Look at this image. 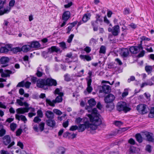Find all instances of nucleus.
<instances>
[{
  "label": "nucleus",
  "mask_w": 154,
  "mask_h": 154,
  "mask_svg": "<svg viewBox=\"0 0 154 154\" xmlns=\"http://www.w3.org/2000/svg\"><path fill=\"white\" fill-rule=\"evenodd\" d=\"M136 109L138 112L142 114H146L149 110L148 106L143 104H140L137 105Z\"/></svg>",
  "instance_id": "4"
},
{
  "label": "nucleus",
  "mask_w": 154,
  "mask_h": 154,
  "mask_svg": "<svg viewBox=\"0 0 154 154\" xmlns=\"http://www.w3.org/2000/svg\"><path fill=\"white\" fill-rule=\"evenodd\" d=\"M145 53V51L142 50L138 54V57H143Z\"/></svg>",
  "instance_id": "61"
},
{
  "label": "nucleus",
  "mask_w": 154,
  "mask_h": 154,
  "mask_svg": "<svg viewBox=\"0 0 154 154\" xmlns=\"http://www.w3.org/2000/svg\"><path fill=\"white\" fill-rule=\"evenodd\" d=\"M104 22L107 24H109V25L110 26H112L111 24L109 23L110 22L109 20L107 19L106 16L104 17Z\"/></svg>",
  "instance_id": "54"
},
{
  "label": "nucleus",
  "mask_w": 154,
  "mask_h": 154,
  "mask_svg": "<svg viewBox=\"0 0 154 154\" xmlns=\"http://www.w3.org/2000/svg\"><path fill=\"white\" fill-rule=\"evenodd\" d=\"M108 31L109 32H111L113 35L117 36L120 32V27L119 25L114 26L112 28H109Z\"/></svg>",
  "instance_id": "8"
},
{
  "label": "nucleus",
  "mask_w": 154,
  "mask_h": 154,
  "mask_svg": "<svg viewBox=\"0 0 154 154\" xmlns=\"http://www.w3.org/2000/svg\"><path fill=\"white\" fill-rule=\"evenodd\" d=\"M143 47L140 44L137 46H134L131 47L130 51L131 53L133 54H136L140 50H142Z\"/></svg>",
  "instance_id": "10"
},
{
  "label": "nucleus",
  "mask_w": 154,
  "mask_h": 154,
  "mask_svg": "<svg viewBox=\"0 0 154 154\" xmlns=\"http://www.w3.org/2000/svg\"><path fill=\"white\" fill-rule=\"evenodd\" d=\"M37 86L39 88L43 87L46 85V80L39 79L37 80L36 84Z\"/></svg>",
  "instance_id": "20"
},
{
  "label": "nucleus",
  "mask_w": 154,
  "mask_h": 154,
  "mask_svg": "<svg viewBox=\"0 0 154 154\" xmlns=\"http://www.w3.org/2000/svg\"><path fill=\"white\" fill-rule=\"evenodd\" d=\"M78 126L76 125H73L70 128L69 130L71 131H75L76 130H78Z\"/></svg>",
  "instance_id": "55"
},
{
  "label": "nucleus",
  "mask_w": 154,
  "mask_h": 154,
  "mask_svg": "<svg viewBox=\"0 0 154 154\" xmlns=\"http://www.w3.org/2000/svg\"><path fill=\"white\" fill-rule=\"evenodd\" d=\"M45 116L46 117L50 119H52L54 118V114L52 111L48 110L45 112Z\"/></svg>",
  "instance_id": "22"
},
{
  "label": "nucleus",
  "mask_w": 154,
  "mask_h": 154,
  "mask_svg": "<svg viewBox=\"0 0 154 154\" xmlns=\"http://www.w3.org/2000/svg\"><path fill=\"white\" fill-rule=\"evenodd\" d=\"M48 52L50 53H51L53 52H61L60 49L56 46H53L50 48H49L48 49Z\"/></svg>",
  "instance_id": "23"
},
{
  "label": "nucleus",
  "mask_w": 154,
  "mask_h": 154,
  "mask_svg": "<svg viewBox=\"0 0 154 154\" xmlns=\"http://www.w3.org/2000/svg\"><path fill=\"white\" fill-rule=\"evenodd\" d=\"M88 103L91 107L94 106L96 104V102L94 98H91L88 100Z\"/></svg>",
  "instance_id": "31"
},
{
  "label": "nucleus",
  "mask_w": 154,
  "mask_h": 154,
  "mask_svg": "<svg viewBox=\"0 0 154 154\" xmlns=\"http://www.w3.org/2000/svg\"><path fill=\"white\" fill-rule=\"evenodd\" d=\"M60 46L63 49L66 48V45L64 42H62L60 43Z\"/></svg>",
  "instance_id": "56"
},
{
  "label": "nucleus",
  "mask_w": 154,
  "mask_h": 154,
  "mask_svg": "<svg viewBox=\"0 0 154 154\" xmlns=\"http://www.w3.org/2000/svg\"><path fill=\"white\" fill-rule=\"evenodd\" d=\"M15 118L16 119L19 121L20 120L23 121L24 123H26L27 121V119L25 116L23 115H19L17 114L15 115Z\"/></svg>",
  "instance_id": "21"
},
{
  "label": "nucleus",
  "mask_w": 154,
  "mask_h": 154,
  "mask_svg": "<svg viewBox=\"0 0 154 154\" xmlns=\"http://www.w3.org/2000/svg\"><path fill=\"white\" fill-rule=\"evenodd\" d=\"M66 57H67L66 59V62H69V58H71V59L72 58V54L71 53H69L67 54L66 56Z\"/></svg>",
  "instance_id": "46"
},
{
  "label": "nucleus",
  "mask_w": 154,
  "mask_h": 154,
  "mask_svg": "<svg viewBox=\"0 0 154 154\" xmlns=\"http://www.w3.org/2000/svg\"><path fill=\"white\" fill-rule=\"evenodd\" d=\"M97 113L96 109H94L93 111V116H91V115H88L90 121L92 124H90L88 121V128H90L92 130H96L97 126L100 125L102 123L101 119L100 118V115L99 113Z\"/></svg>",
  "instance_id": "1"
},
{
  "label": "nucleus",
  "mask_w": 154,
  "mask_h": 154,
  "mask_svg": "<svg viewBox=\"0 0 154 154\" xmlns=\"http://www.w3.org/2000/svg\"><path fill=\"white\" fill-rule=\"evenodd\" d=\"M30 108V107L20 108L17 109L16 111L17 114H24L25 113L28 112Z\"/></svg>",
  "instance_id": "16"
},
{
  "label": "nucleus",
  "mask_w": 154,
  "mask_h": 154,
  "mask_svg": "<svg viewBox=\"0 0 154 154\" xmlns=\"http://www.w3.org/2000/svg\"><path fill=\"white\" fill-rule=\"evenodd\" d=\"M60 90L59 88H57L54 91L55 94H58L59 95H63V93L60 92Z\"/></svg>",
  "instance_id": "50"
},
{
  "label": "nucleus",
  "mask_w": 154,
  "mask_h": 154,
  "mask_svg": "<svg viewBox=\"0 0 154 154\" xmlns=\"http://www.w3.org/2000/svg\"><path fill=\"white\" fill-rule=\"evenodd\" d=\"M106 48L104 46H101L100 48L99 53L100 54H105L106 52Z\"/></svg>",
  "instance_id": "40"
},
{
  "label": "nucleus",
  "mask_w": 154,
  "mask_h": 154,
  "mask_svg": "<svg viewBox=\"0 0 154 154\" xmlns=\"http://www.w3.org/2000/svg\"><path fill=\"white\" fill-rule=\"evenodd\" d=\"M91 17V15L89 14H85L82 19L84 23H85L87 21L90 19Z\"/></svg>",
  "instance_id": "30"
},
{
  "label": "nucleus",
  "mask_w": 154,
  "mask_h": 154,
  "mask_svg": "<svg viewBox=\"0 0 154 154\" xmlns=\"http://www.w3.org/2000/svg\"><path fill=\"white\" fill-rule=\"evenodd\" d=\"M11 50L14 53H17L20 51H21V49L19 47H17L13 48Z\"/></svg>",
  "instance_id": "39"
},
{
  "label": "nucleus",
  "mask_w": 154,
  "mask_h": 154,
  "mask_svg": "<svg viewBox=\"0 0 154 154\" xmlns=\"http://www.w3.org/2000/svg\"><path fill=\"white\" fill-rule=\"evenodd\" d=\"M107 104L106 106V108L108 109L109 110H111L114 108V106L112 103H107Z\"/></svg>",
  "instance_id": "35"
},
{
  "label": "nucleus",
  "mask_w": 154,
  "mask_h": 154,
  "mask_svg": "<svg viewBox=\"0 0 154 154\" xmlns=\"http://www.w3.org/2000/svg\"><path fill=\"white\" fill-rule=\"evenodd\" d=\"M149 117L151 118H154V107L151 108L149 114Z\"/></svg>",
  "instance_id": "38"
},
{
  "label": "nucleus",
  "mask_w": 154,
  "mask_h": 154,
  "mask_svg": "<svg viewBox=\"0 0 154 154\" xmlns=\"http://www.w3.org/2000/svg\"><path fill=\"white\" fill-rule=\"evenodd\" d=\"M121 54L124 57H126L129 54V50L127 48H123L122 50Z\"/></svg>",
  "instance_id": "24"
},
{
  "label": "nucleus",
  "mask_w": 154,
  "mask_h": 154,
  "mask_svg": "<svg viewBox=\"0 0 154 154\" xmlns=\"http://www.w3.org/2000/svg\"><path fill=\"white\" fill-rule=\"evenodd\" d=\"M74 36V35L72 34L69 36L67 40V42L68 43H70L72 42Z\"/></svg>",
  "instance_id": "49"
},
{
  "label": "nucleus",
  "mask_w": 154,
  "mask_h": 154,
  "mask_svg": "<svg viewBox=\"0 0 154 154\" xmlns=\"http://www.w3.org/2000/svg\"><path fill=\"white\" fill-rule=\"evenodd\" d=\"M70 16V13L69 11H66L63 13L62 19L63 20V22L60 25V27H63L66 24V21L69 19Z\"/></svg>",
  "instance_id": "7"
},
{
  "label": "nucleus",
  "mask_w": 154,
  "mask_h": 154,
  "mask_svg": "<svg viewBox=\"0 0 154 154\" xmlns=\"http://www.w3.org/2000/svg\"><path fill=\"white\" fill-rule=\"evenodd\" d=\"M10 127L11 130L12 131H14L17 128V125L14 123H12L10 125Z\"/></svg>",
  "instance_id": "42"
},
{
  "label": "nucleus",
  "mask_w": 154,
  "mask_h": 154,
  "mask_svg": "<svg viewBox=\"0 0 154 154\" xmlns=\"http://www.w3.org/2000/svg\"><path fill=\"white\" fill-rule=\"evenodd\" d=\"M79 57L82 59L85 60L87 61H90L91 60V57L88 55H81Z\"/></svg>",
  "instance_id": "32"
},
{
  "label": "nucleus",
  "mask_w": 154,
  "mask_h": 154,
  "mask_svg": "<svg viewBox=\"0 0 154 154\" xmlns=\"http://www.w3.org/2000/svg\"><path fill=\"white\" fill-rule=\"evenodd\" d=\"M64 79L65 81L68 82L71 80V78L69 75L66 74L64 75Z\"/></svg>",
  "instance_id": "44"
},
{
  "label": "nucleus",
  "mask_w": 154,
  "mask_h": 154,
  "mask_svg": "<svg viewBox=\"0 0 154 154\" xmlns=\"http://www.w3.org/2000/svg\"><path fill=\"white\" fill-rule=\"evenodd\" d=\"M91 107H91L90 106H87L85 107V109L88 110V111L89 112H91V114H88V115H91V116H92V114H93V111L94 110V109H96V110H97V113H98V112H97V109L96 108H94V109H92V108H91Z\"/></svg>",
  "instance_id": "34"
},
{
  "label": "nucleus",
  "mask_w": 154,
  "mask_h": 154,
  "mask_svg": "<svg viewBox=\"0 0 154 154\" xmlns=\"http://www.w3.org/2000/svg\"><path fill=\"white\" fill-rule=\"evenodd\" d=\"M11 49V47L9 45H6L4 47L0 48V52L1 53H7Z\"/></svg>",
  "instance_id": "17"
},
{
  "label": "nucleus",
  "mask_w": 154,
  "mask_h": 154,
  "mask_svg": "<svg viewBox=\"0 0 154 154\" xmlns=\"http://www.w3.org/2000/svg\"><path fill=\"white\" fill-rule=\"evenodd\" d=\"M0 72L1 73V76L2 77H6L10 76V74L11 73V72L8 70H5L4 72H3V69H0Z\"/></svg>",
  "instance_id": "18"
},
{
  "label": "nucleus",
  "mask_w": 154,
  "mask_h": 154,
  "mask_svg": "<svg viewBox=\"0 0 154 154\" xmlns=\"http://www.w3.org/2000/svg\"><path fill=\"white\" fill-rule=\"evenodd\" d=\"M65 152V149L63 147H60L58 149L57 152L59 154H63Z\"/></svg>",
  "instance_id": "41"
},
{
  "label": "nucleus",
  "mask_w": 154,
  "mask_h": 154,
  "mask_svg": "<svg viewBox=\"0 0 154 154\" xmlns=\"http://www.w3.org/2000/svg\"><path fill=\"white\" fill-rule=\"evenodd\" d=\"M63 95H59L57 96L55 100L51 101L50 99H46V105L47 106H50L52 107H54L55 106V104L56 103L61 102L63 100L62 97Z\"/></svg>",
  "instance_id": "2"
},
{
  "label": "nucleus",
  "mask_w": 154,
  "mask_h": 154,
  "mask_svg": "<svg viewBox=\"0 0 154 154\" xmlns=\"http://www.w3.org/2000/svg\"><path fill=\"white\" fill-rule=\"evenodd\" d=\"M53 112L56 114L60 115L62 114V112L59 109H54L53 110Z\"/></svg>",
  "instance_id": "45"
},
{
  "label": "nucleus",
  "mask_w": 154,
  "mask_h": 154,
  "mask_svg": "<svg viewBox=\"0 0 154 154\" xmlns=\"http://www.w3.org/2000/svg\"><path fill=\"white\" fill-rule=\"evenodd\" d=\"M131 13L129 8H125L124 9L123 13L124 14L127 15Z\"/></svg>",
  "instance_id": "51"
},
{
  "label": "nucleus",
  "mask_w": 154,
  "mask_h": 154,
  "mask_svg": "<svg viewBox=\"0 0 154 154\" xmlns=\"http://www.w3.org/2000/svg\"><path fill=\"white\" fill-rule=\"evenodd\" d=\"M142 135L146 137L149 141H152L154 140V137L152 133L145 132L143 133Z\"/></svg>",
  "instance_id": "14"
},
{
  "label": "nucleus",
  "mask_w": 154,
  "mask_h": 154,
  "mask_svg": "<svg viewBox=\"0 0 154 154\" xmlns=\"http://www.w3.org/2000/svg\"><path fill=\"white\" fill-rule=\"evenodd\" d=\"M15 3V0H11L9 3V6L8 7L4 9V10H0V15H2L4 14H7L9 13L11 9V8L13 7Z\"/></svg>",
  "instance_id": "6"
},
{
  "label": "nucleus",
  "mask_w": 154,
  "mask_h": 154,
  "mask_svg": "<svg viewBox=\"0 0 154 154\" xmlns=\"http://www.w3.org/2000/svg\"><path fill=\"white\" fill-rule=\"evenodd\" d=\"M115 98V97L114 95L110 94L105 97L104 100L106 103H112Z\"/></svg>",
  "instance_id": "11"
},
{
  "label": "nucleus",
  "mask_w": 154,
  "mask_h": 154,
  "mask_svg": "<svg viewBox=\"0 0 154 154\" xmlns=\"http://www.w3.org/2000/svg\"><path fill=\"white\" fill-rule=\"evenodd\" d=\"M136 138L137 140L139 143H141L143 141V138L142 136L139 134L136 135Z\"/></svg>",
  "instance_id": "36"
},
{
  "label": "nucleus",
  "mask_w": 154,
  "mask_h": 154,
  "mask_svg": "<svg viewBox=\"0 0 154 154\" xmlns=\"http://www.w3.org/2000/svg\"><path fill=\"white\" fill-rule=\"evenodd\" d=\"M31 48H38L40 47V45L37 41H33L32 42L30 45Z\"/></svg>",
  "instance_id": "25"
},
{
  "label": "nucleus",
  "mask_w": 154,
  "mask_h": 154,
  "mask_svg": "<svg viewBox=\"0 0 154 154\" xmlns=\"http://www.w3.org/2000/svg\"><path fill=\"white\" fill-rule=\"evenodd\" d=\"M84 120H86V121L88 120V119L86 118L82 119L80 117H79L76 119L75 120V122L77 124H81V123H83V121Z\"/></svg>",
  "instance_id": "37"
},
{
  "label": "nucleus",
  "mask_w": 154,
  "mask_h": 154,
  "mask_svg": "<svg viewBox=\"0 0 154 154\" xmlns=\"http://www.w3.org/2000/svg\"><path fill=\"white\" fill-rule=\"evenodd\" d=\"M83 123L80 124L78 125V131L79 132H83L86 128H88V121L84 120Z\"/></svg>",
  "instance_id": "9"
},
{
  "label": "nucleus",
  "mask_w": 154,
  "mask_h": 154,
  "mask_svg": "<svg viewBox=\"0 0 154 154\" xmlns=\"http://www.w3.org/2000/svg\"><path fill=\"white\" fill-rule=\"evenodd\" d=\"M84 50L87 53H89L91 51V49L90 47L87 46L84 48Z\"/></svg>",
  "instance_id": "63"
},
{
  "label": "nucleus",
  "mask_w": 154,
  "mask_h": 154,
  "mask_svg": "<svg viewBox=\"0 0 154 154\" xmlns=\"http://www.w3.org/2000/svg\"><path fill=\"white\" fill-rule=\"evenodd\" d=\"M40 68L38 69L37 72L36 73L38 77H41V76L43 74V72L42 71H40Z\"/></svg>",
  "instance_id": "58"
},
{
  "label": "nucleus",
  "mask_w": 154,
  "mask_h": 154,
  "mask_svg": "<svg viewBox=\"0 0 154 154\" xmlns=\"http://www.w3.org/2000/svg\"><path fill=\"white\" fill-rule=\"evenodd\" d=\"M91 79H88L87 80V87L86 88V90L85 91H84V93L85 94H87L91 93L93 90V88L91 86Z\"/></svg>",
  "instance_id": "13"
},
{
  "label": "nucleus",
  "mask_w": 154,
  "mask_h": 154,
  "mask_svg": "<svg viewBox=\"0 0 154 154\" xmlns=\"http://www.w3.org/2000/svg\"><path fill=\"white\" fill-rule=\"evenodd\" d=\"M41 120V119H40L39 117L36 116L33 119V121L37 123L38 122H40Z\"/></svg>",
  "instance_id": "59"
},
{
  "label": "nucleus",
  "mask_w": 154,
  "mask_h": 154,
  "mask_svg": "<svg viewBox=\"0 0 154 154\" xmlns=\"http://www.w3.org/2000/svg\"><path fill=\"white\" fill-rule=\"evenodd\" d=\"M37 114L39 117L42 118L43 117V113L41 110H38L37 112Z\"/></svg>",
  "instance_id": "60"
},
{
  "label": "nucleus",
  "mask_w": 154,
  "mask_h": 154,
  "mask_svg": "<svg viewBox=\"0 0 154 154\" xmlns=\"http://www.w3.org/2000/svg\"><path fill=\"white\" fill-rule=\"evenodd\" d=\"M31 49L30 45H27L23 46L21 48V51L24 52H27Z\"/></svg>",
  "instance_id": "29"
},
{
  "label": "nucleus",
  "mask_w": 154,
  "mask_h": 154,
  "mask_svg": "<svg viewBox=\"0 0 154 154\" xmlns=\"http://www.w3.org/2000/svg\"><path fill=\"white\" fill-rule=\"evenodd\" d=\"M31 84V83L29 82H25L24 86H25V87L27 88H29L30 85Z\"/></svg>",
  "instance_id": "64"
},
{
  "label": "nucleus",
  "mask_w": 154,
  "mask_h": 154,
  "mask_svg": "<svg viewBox=\"0 0 154 154\" xmlns=\"http://www.w3.org/2000/svg\"><path fill=\"white\" fill-rule=\"evenodd\" d=\"M45 124L44 122L41 123L39 125V128L41 131H43L44 128Z\"/></svg>",
  "instance_id": "48"
},
{
  "label": "nucleus",
  "mask_w": 154,
  "mask_h": 154,
  "mask_svg": "<svg viewBox=\"0 0 154 154\" xmlns=\"http://www.w3.org/2000/svg\"><path fill=\"white\" fill-rule=\"evenodd\" d=\"M46 123L47 125L48 126L54 128L56 126V122L53 119H48L46 120Z\"/></svg>",
  "instance_id": "19"
},
{
  "label": "nucleus",
  "mask_w": 154,
  "mask_h": 154,
  "mask_svg": "<svg viewBox=\"0 0 154 154\" xmlns=\"http://www.w3.org/2000/svg\"><path fill=\"white\" fill-rule=\"evenodd\" d=\"M3 142L5 145L8 146V148H10L15 144V142L12 141L11 143V138L9 135H6L2 138Z\"/></svg>",
  "instance_id": "5"
},
{
  "label": "nucleus",
  "mask_w": 154,
  "mask_h": 154,
  "mask_svg": "<svg viewBox=\"0 0 154 154\" xmlns=\"http://www.w3.org/2000/svg\"><path fill=\"white\" fill-rule=\"evenodd\" d=\"M114 124L117 126L120 127L123 124V123L120 121H116L115 122Z\"/></svg>",
  "instance_id": "47"
},
{
  "label": "nucleus",
  "mask_w": 154,
  "mask_h": 154,
  "mask_svg": "<svg viewBox=\"0 0 154 154\" xmlns=\"http://www.w3.org/2000/svg\"><path fill=\"white\" fill-rule=\"evenodd\" d=\"M57 84L56 81L53 79L48 78L46 80V85L49 86H55Z\"/></svg>",
  "instance_id": "15"
},
{
  "label": "nucleus",
  "mask_w": 154,
  "mask_h": 154,
  "mask_svg": "<svg viewBox=\"0 0 154 154\" xmlns=\"http://www.w3.org/2000/svg\"><path fill=\"white\" fill-rule=\"evenodd\" d=\"M117 109L119 111H123L125 112L130 111L131 109L127 106L126 103L124 102H120L118 103Z\"/></svg>",
  "instance_id": "3"
},
{
  "label": "nucleus",
  "mask_w": 154,
  "mask_h": 154,
  "mask_svg": "<svg viewBox=\"0 0 154 154\" xmlns=\"http://www.w3.org/2000/svg\"><path fill=\"white\" fill-rule=\"evenodd\" d=\"M6 133V130L4 128H2L0 130V136L2 137Z\"/></svg>",
  "instance_id": "52"
},
{
  "label": "nucleus",
  "mask_w": 154,
  "mask_h": 154,
  "mask_svg": "<svg viewBox=\"0 0 154 154\" xmlns=\"http://www.w3.org/2000/svg\"><path fill=\"white\" fill-rule=\"evenodd\" d=\"M10 61V59L8 57H2L0 59V62L2 67H5L8 65V63Z\"/></svg>",
  "instance_id": "12"
},
{
  "label": "nucleus",
  "mask_w": 154,
  "mask_h": 154,
  "mask_svg": "<svg viewBox=\"0 0 154 154\" xmlns=\"http://www.w3.org/2000/svg\"><path fill=\"white\" fill-rule=\"evenodd\" d=\"M91 25L93 28V29L94 31H96L98 30V26L97 25L98 22L95 20H93L91 22Z\"/></svg>",
  "instance_id": "27"
},
{
  "label": "nucleus",
  "mask_w": 154,
  "mask_h": 154,
  "mask_svg": "<svg viewBox=\"0 0 154 154\" xmlns=\"http://www.w3.org/2000/svg\"><path fill=\"white\" fill-rule=\"evenodd\" d=\"M110 89V87L109 85H104L102 87L103 91L105 93H107L109 92Z\"/></svg>",
  "instance_id": "33"
},
{
  "label": "nucleus",
  "mask_w": 154,
  "mask_h": 154,
  "mask_svg": "<svg viewBox=\"0 0 154 154\" xmlns=\"http://www.w3.org/2000/svg\"><path fill=\"white\" fill-rule=\"evenodd\" d=\"M146 150L149 152L151 151V146L149 145H147L146 147Z\"/></svg>",
  "instance_id": "57"
},
{
  "label": "nucleus",
  "mask_w": 154,
  "mask_h": 154,
  "mask_svg": "<svg viewBox=\"0 0 154 154\" xmlns=\"http://www.w3.org/2000/svg\"><path fill=\"white\" fill-rule=\"evenodd\" d=\"M25 84L24 81H22L20 82H19L17 85V87H23Z\"/></svg>",
  "instance_id": "53"
},
{
  "label": "nucleus",
  "mask_w": 154,
  "mask_h": 154,
  "mask_svg": "<svg viewBox=\"0 0 154 154\" xmlns=\"http://www.w3.org/2000/svg\"><path fill=\"white\" fill-rule=\"evenodd\" d=\"M145 69L147 72L150 73L152 71V67L151 66H146Z\"/></svg>",
  "instance_id": "43"
},
{
  "label": "nucleus",
  "mask_w": 154,
  "mask_h": 154,
  "mask_svg": "<svg viewBox=\"0 0 154 154\" xmlns=\"http://www.w3.org/2000/svg\"><path fill=\"white\" fill-rule=\"evenodd\" d=\"M96 21L98 22H99L100 24L103 23V18L102 16H101L99 14H96L95 16Z\"/></svg>",
  "instance_id": "26"
},
{
  "label": "nucleus",
  "mask_w": 154,
  "mask_h": 154,
  "mask_svg": "<svg viewBox=\"0 0 154 154\" xmlns=\"http://www.w3.org/2000/svg\"><path fill=\"white\" fill-rule=\"evenodd\" d=\"M77 21H75L71 23L70 25L68 26L67 28V33H69L70 31L72 29V28L74 27L77 23Z\"/></svg>",
  "instance_id": "28"
},
{
  "label": "nucleus",
  "mask_w": 154,
  "mask_h": 154,
  "mask_svg": "<svg viewBox=\"0 0 154 154\" xmlns=\"http://www.w3.org/2000/svg\"><path fill=\"white\" fill-rule=\"evenodd\" d=\"M5 3V0H0V9L3 7Z\"/></svg>",
  "instance_id": "62"
}]
</instances>
